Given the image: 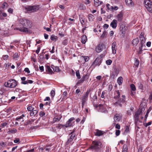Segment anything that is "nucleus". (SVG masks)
<instances>
[{
    "label": "nucleus",
    "instance_id": "338daca9",
    "mask_svg": "<svg viewBox=\"0 0 152 152\" xmlns=\"http://www.w3.org/2000/svg\"><path fill=\"white\" fill-rule=\"evenodd\" d=\"M24 71L28 74L30 73V71L29 70V69L28 68H25Z\"/></svg>",
    "mask_w": 152,
    "mask_h": 152
},
{
    "label": "nucleus",
    "instance_id": "2f4dec72",
    "mask_svg": "<svg viewBox=\"0 0 152 152\" xmlns=\"http://www.w3.org/2000/svg\"><path fill=\"white\" fill-rule=\"evenodd\" d=\"M51 67L53 69L54 72H59L60 71L59 68L58 66H55L53 65H52Z\"/></svg>",
    "mask_w": 152,
    "mask_h": 152
},
{
    "label": "nucleus",
    "instance_id": "72a5a7b5",
    "mask_svg": "<svg viewBox=\"0 0 152 152\" xmlns=\"http://www.w3.org/2000/svg\"><path fill=\"white\" fill-rule=\"evenodd\" d=\"M64 127H66V125H63L61 124H58L56 126V128L59 129H60L62 128H64Z\"/></svg>",
    "mask_w": 152,
    "mask_h": 152
},
{
    "label": "nucleus",
    "instance_id": "e433bc0d",
    "mask_svg": "<svg viewBox=\"0 0 152 152\" xmlns=\"http://www.w3.org/2000/svg\"><path fill=\"white\" fill-rule=\"evenodd\" d=\"M128 148L126 145L124 144L123 146L122 152H127Z\"/></svg>",
    "mask_w": 152,
    "mask_h": 152
},
{
    "label": "nucleus",
    "instance_id": "bf43d9fd",
    "mask_svg": "<svg viewBox=\"0 0 152 152\" xmlns=\"http://www.w3.org/2000/svg\"><path fill=\"white\" fill-rule=\"evenodd\" d=\"M82 57L83 58L85 62L88 61L89 59V58L88 56H82Z\"/></svg>",
    "mask_w": 152,
    "mask_h": 152
},
{
    "label": "nucleus",
    "instance_id": "1a4fd4ad",
    "mask_svg": "<svg viewBox=\"0 0 152 152\" xmlns=\"http://www.w3.org/2000/svg\"><path fill=\"white\" fill-rule=\"evenodd\" d=\"M124 23H121L119 24V30L123 34L125 33L127 27L126 26Z\"/></svg>",
    "mask_w": 152,
    "mask_h": 152
},
{
    "label": "nucleus",
    "instance_id": "79ce46f5",
    "mask_svg": "<svg viewBox=\"0 0 152 152\" xmlns=\"http://www.w3.org/2000/svg\"><path fill=\"white\" fill-rule=\"evenodd\" d=\"M89 78V76L87 75H85L81 79H82L83 82L87 80H88Z\"/></svg>",
    "mask_w": 152,
    "mask_h": 152
},
{
    "label": "nucleus",
    "instance_id": "864d4df0",
    "mask_svg": "<svg viewBox=\"0 0 152 152\" xmlns=\"http://www.w3.org/2000/svg\"><path fill=\"white\" fill-rule=\"evenodd\" d=\"M110 9L112 11L114 10H116L118 9V7L117 6H115L114 7H113V6H111L110 7Z\"/></svg>",
    "mask_w": 152,
    "mask_h": 152
},
{
    "label": "nucleus",
    "instance_id": "c9c22d12",
    "mask_svg": "<svg viewBox=\"0 0 152 152\" xmlns=\"http://www.w3.org/2000/svg\"><path fill=\"white\" fill-rule=\"evenodd\" d=\"M140 43L139 44H142L144 45L145 43V39L144 37H142L140 38Z\"/></svg>",
    "mask_w": 152,
    "mask_h": 152
},
{
    "label": "nucleus",
    "instance_id": "a19ab883",
    "mask_svg": "<svg viewBox=\"0 0 152 152\" xmlns=\"http://www.w3.org/2000/svg\"><path fill=\"white\" fill-rule=\"evenodd\" d=\"M17 132V130L15 128H13L12 129H9L8 132H11L12 133H16Z\"/></svg>",
    "mask_w": 152,
    "mask_h": 152
},
{
    "label": "nucleus",
    "instance_id": "473e14b6",
    "mask_svg": "<svg viewBox=\"0 0 152 152\" xmlns=\"http://www.w3.org/2000/svg\"><path fill=\"white\" fill-rule=\"evenodd\" d=\"M50 39L52 40L56 41L58 39V37L54 35H52L51 36L50 38Z\"/></svg>",
    "mask_w": 152,
    "mask_h": 152
},
{
    "label": "nucleus",
    "instance_id": "6ab92c4d",
    "mask_svg": "<svg viewBox=\"0 0 152 152\" xmlns=\"http://www.w3.org/2000/svg\"><path fill=\"white\" fill-rule=\"evenodd\" d=\"M88 97L85 96L83 95L81 99L82 107L83 108L84 105L88 99Z\"/></svg>",
    "mask_w": 152,
    "mask_h": 152
},
{
    "label": "nucleus",
    "instance_id": "9d476101",
    "mask_svg": "<svg viewBox=\"0 0 152 152\" xmlns=\"http://www.w3.org/2000/svg\"><path fill=\"white\" fill-rule=\"evenodd\" d=\"M142 113V111L140 110H138L135 113V114L134 116L135 124H136L139 120V115Z\"/></svg>",
    "mask_w": 152,
    "mask_h": 152
},
{
    "label": "nucleus",
    "instance_id": "39448f33",
    "mask_svg": "<svg viewBox=\"0 0 152 152\" xmlns=\"http://www.w3.org/2000/svg\"><path fill=\"white\" fill-rule=\"evenodd\" d=\"M102 146V144L99 141H94L92 142L91 148L96 150H99Z\"/></svg>",
    "mask_w": 152,
    "mask_h": 152
},
{
    "label": "nucleus",
    "instance_id": "b1692460",
    "mask_svg": "<svg viewBox=\"0 0 152 152\" xmlns=\"http://www.w3.org/2000/svg\"><path fill=\"white\" fill-rule=\"evenodd\" d=\"M102 1L99 0H94V5L95 7H97L102 3Z\"/></svg>",
    "mask_w": 152,
    "mask_h": 152
},
{
    "label": "nucleus",
    "instance_id": "a878e982",
    "mask_svg": "<svg viewBox=\"0 0 152 152\" xmlns=\"http://www.w3.org/2000/svg\"><path fill=\"white\" fill-rule=\"evenodd\" d=\"M34 119H30L25 122L24 124L25 125H27L29 124H31L34 121Z\"/></svg>",
    "mask_w": 152,
    "mask_h": 152
},
{
    "label": "nucleus",
    "instance_id": "393cba45",
    "mask_svg": "<svg viewBox=\"0 0 152 152\" xmlns=\"http://www.w3.org/2000/svg\"><path fill=\"white\" fill-rule=\"evenodd\" d=\"M114 94L115 96L114 97V98L115 99H117L119 98L120 97V93L119 91L117 90L115 92Z\"/></svg>",
    "mask_w": 152,
    "mask_h": 152
},
{
    "label": "nucleus",
    "instance_id": "603ef678",
    "mask_svg": "<svg viewBox=\"0 0 152 152\" xmlns=\"http://www.w3.org/2000/svg\"><path fill=\"white\" fill-rule=\"evenodd\" d=\"M68 20L71 21L69 23V24H74L75 22V20L74 19H72L71 18H69L68 19Z\"/></svg>",
    "mask_w": 152,
    "mask_h": 152
},
{
    "label": "nucleus",
    "instance_id": "423d86ee",
    "mask_svg": "<svg viewBox=\"0 0 152 152\" xmlns=\"http://www.w3.org/2000/svg\"><path fill=\"white\" fill-rule=\"evenodd\" d=\"M144 5L148 11L152 12V2L150 0H145Z\"/></svg>",
    "mask_w": 152,
    "mask_h": 152
},
{
    "label": "nucleus",
    "instance_id": "680f3d73",
    "mask_svg": "<svg viewBox=\"0 0 152 152\" xmlns=\"http://www.w3.org/2000/svg\"><path fill=\"white\" fill-rule=\"evenodd\" d=\"M70 135H71L70 137L69 138H70L71 139H72L73 140L74 138H75L76 134H71L70 133Z\"/></svg>",
    "mask_w": 152,
    "mask_h": 152
},
{
    "label": "nucleus",
    "instance_id": "774afa93",
    "mask_svg": "<svg viewBox=\"0 0 152 152\" xmlns=\"http://www.w3.org/2000/svg\"><path fill=\"white\" fill-rule=\"evenodd\" d=\"M125 132H128L129 131V127L128 126H126L125 127Z\"/></svg>",
    "mask_w": 152,
    "mask_h": 152
},
{
    "label": "nucleus",
    "instance_id": "9b49d317",
    "mask_svg": "<svg viewBox=\"0 0 152 152\" xmlns=\"http://www.w3.org/2000/svg\"><path fill=\"white\" fill-rule=\"evenodd\" d=\"M122 118V115L121 114H116L114 116V119L115 122L119 121Z\"/></svg>",
    "mask_w": 152,
    "mask_h": 152
},
{
    "label": "nucleus",
    "instance_id": "49530a36",
    "mask_svg": "<svg viewBox=\"0 0 152 152\" xmlns=\"http://www.w3.org/2000/svg\"><path fill=\"white\" fill-rule=\"evenodd\" d=\"M145 107H144V106L142 105L141 104H140V108L138 110H140V111H141L142 112V111H144L145 110Z\"/></svg>",
    "mask_w": 152,
    "mask_h": 152
},
{
    "label": "nucleus",
    "instance_id": "a211bd4d",
    "mask_svg": "<svg viewBox=\"0 0 152 152\" xmlns=\"http://www.w3.org/2000/svg\"><path fill=\"white\" fill-rule=\"evenodd\" d=\"M144 45H142V44H139L138 45L139 48L137 50V52L138 54H140L142 53V47Z\"/></svg>",
    "mask_w": 152,
    "mask_h": 152
},
{
    "label": "nucleus",
    "instance_id": "69168bd1",
    "mask_svg": "<svg viewBox=\"0 0 152 152\" xmlns=\"http://www.w3.org/2000/svg\"><path fill=\"white\" fill-rule=\"evenodd\" d=\"M39 115L41 117H42L45 115V113L41 111L39 113Z\"/></svg>",
    "mask_w": 152,
    "mask_h": 152
},
{
    "label": "nucleus",
    "instance_id": "7ed1b4c3",
    "mask_svg": "<svg viewBox=\"0 0 152 152\" xmlns=\"http://www.w3.org/2000/svg\"><path fill=\"white\" fill-rule=\"evenodd\" d=\"M4 85L6 87L14 88L17 86V83L15 80L12 79L8 80L7 82H5Z\"/></svg>",
    "mask_w": 152,
    "mask_h": 152
},
{
    "label": "nucleus",
    "instance_id": "37998d69",
    "mask_svg": "<svg viewBox=\"0 0 152 152\" xmlns=\"http://www.w3.org/2000/svg\"><path fill=\"white\" fill-rule=\"evenodd\" d=\"M139 61L138 59L135 58V61L134 65L136 67H138L139 64Z\"/></svg>",
    "mask_w": 152,
    "mask_h": 152
},
{
    "label": "nucleus",
    "instance_id": "0e129e2a",
    "mask_svg": "<svg viewBox=\"0 0 152 152\" xmlns=\"http://www.w3.org/2000/svg\"><path fill=\"white\" fill-rule=\"evenodd\" d=\"M8 56L7 55H4L3 56V58L4 60H7L8 58Z\"/></svg>",
    "mask_w": 152,
    "mask_h": 152
},
{
    "label": "nucleus",
    "instance_id": "4c0bfd02",
    "mask_svg": "<svg viewBox=\"0 0 152 152\" xmlns=\"http://www.w3.org/2000/svg\"><path fill=\"white\" fill-rule=\"evenodd\" d=\"M27 109L28 111L31 112L34 110V109L31 105H30L28 106V107H27Z\"/></svg>",
    "mask_w": 152,
    "mask_h": 152
},
{
    "label": "nucleus",
    "instance_id": "f03ea898",
    "mask_svg": "<svg viewBox=\"0 0 152 152\" xmlns=\"http://www.w3.org/2000/svg\"><path fill=\"white\" fill-rule=\"evenodd\" d=\"M39 8V6L38 5L27 6L25 8V10L28 12H34L38 10Z\"/></svg>",
    "mask_w": 152,
    "mask_h": 152
},
{
    "label": "nucleus",
    "instance_id": "ddd939ff",
    "mask_svg": "<svg viewBox=\"0 0 152 152\" xmlns=\"http://www.w3.org/2000/svg\"><path fill=\"white\" fill-rule=\"evenodd\" d=\"M118 73L119 72L117 69H115L111 74L110 75V77L114 79L117 76Z\"/></svg>",
    "mask_w": 152,
    "mask_h": 152
},
{
    "label": "nucleus",
    "instance_id": "09e8293b",
    "mask_svg": "<svg viewBox=\"0 0 152 152\" xmlns=\"http://www.w3.org/2000/svg\"><path fill=\"white\" fill-rule=\"evenodd\" d=\"M106 53V52H104V53L103 54H102L101 55H100L98 57V58H99V59L103 58L104 56Z\"/></svg>",
    "mask_w": 152,
    "mask_h": 152
},
{
    "label": "nucleus",
    "instance_id": "5701e85b",
    "mask_svg": "<svg viewBox=\"0 0 152 152\" xmlns=\"http://www.w3.org/2000/svg\"><path fill=\"white\" fill-rule=\"evenodd\" d=\"M117 19L118 21H121L123 19V14L122 13L118 14L117 16Z\"/></svg>",
    "mask_w": 152,
    "mask_h": 152
},
{
    "label": "nucleus",
    "instance_id": "ea45409f",
    "mask_svg": "<svg viewBox=\"0 0 152 152\" xmlns=\"http://www.w3.org/2000/svg\"><path fill=\"white\" fill-rule=\"evenodd\" d=\"M8 7V5L6 2H4L1 5V8L3 9H6Z\"/></svg>",
    "mask_w": 152,
    "mask_h": 152
},
{
    "label": "nucleus",
    "instance_id": "4468645a",
    "mask_svg": "<svg viewBox=\"0 0 152 152\" xmlns=\"http://www.w3.org/2000/svg\"><path fill=\"white\" fill-rule=\"evenodd\" d=\"M99 111L100 112L105 113H106L108 112L105 107L102 104L99 105Z\"/></svg>",
    "mask_w": 152,
    "mask_h": 152
},
{
    "label": "nucleus",
    "instance_id": "0eeeda50",
    "mask_svg": "<svg viewBox=\"0 0 152 152\" xmlns=\"http://www.w3.org/2000/svg\"><path fill=\"white\" fill-rule=\"evenodd\" d=\"M75 120V118L74 117L70 118L66 122V127L67 128L69 127L73 126L75 124V121H72Z\"/></svg>",
    "mask_w": 152,
    "mask_h": 152
},
{
    "label": "nucleus",
    "instance_id": "20e7f679",
    "mask_svg": "<svg viewBox=\"0 0 152 152\" xmlns=\"http://www.w3.org/2000/svg\"><path fill=\"white\" fill-rule=\"evenodd\" d=\"M122 98H120L118 99V100L113 103V105L116 106H119L121 107H122V104H124L126 102V96L123 95L122 96Z\"/></svg>",
    "mask_w": 152,
    "mask_h": 152
},
{
    "label": "nucleus",
    "instance_id": "f257e3e1",
    "mask_svg": "<svg viewBox=\"0 0 152 152\" xmlns=\"http://www.w3.org/2000/svg\"><path fill=\"white\" fill-rule=\"evenodd\" d=\"M19 21L21 25L20 26L22 25L23 27L17 28V29L22 32L29 33L30 30L28 28H31L32 27L31 21L24 18L20 19Z\"/></svg>",
    "mask_w": 152,
    "mask_h": 152
},
{
    "label": "nucleus",
    "instance_id": "4d7b16f0",
    "mask_svg": "<svg viewBox=\"0 0 152 152\" xmlns=\"http://www.w3.org/2000/svg\"><path fill=\"white\" fill-rule=\"evenodd\" d=\"M50 94L51 95V96L52 97H53L55 96V91L53 90H52L50 92Z\"/></svg>",
    "mask_w": 152,
    "mask_h": 152
},
{
    "label": "nucleus",
    "instance_id": "052dcab7",
    "mask_svg": "<svg viewBox=\"0 0 152 152\" xmlns=\"http://www.w3.org/2000/svg\"><path fill=\"white\" fill-rule=\"evenodd\" d=\"M121 132L119 130H116L115 131V135L117 136H119L120 133Z\"/></svg>",
    "mask_w": 152,
    "mask_h": 152
},
{
    "label": "nucleus",
    "instance_id": "a18cd8bd",
    "mask_svg": "<svg viewBox=\"0 0 152 152\" xmlns=\"http://www.w3.org/2000/svg\"><path fill=\"white\" fill-rule=\"evenodd\" d=\"M130 87L133 91H135L136 90L135 86L133 84L130 85Z\"/></svg>",
    "mask_w": 152,
    "mask_h": 152
},
{
    "label": "nucleus",
    "instance_id": "c756f323",
    "mask_svg": "<svg viewBox=\"0 0 152 152\" xmlns=\"http://www.w3.org/2000/svg\"><path fill=\"white\" fill-rule=\"evenodd\" d=\"M89 21L92 22L94 20L95 18L94 16L92 14H89L88 16Z\"/></svg>",
    "mask_w": 152,
    "mask_h": 152
},
{
    "label": "nucleus",
    "instance_id": "aec40b11",
    "mask_svg": "<svg viewBox=\"0 0 152 152\" xmlns=\"http://www.w3.org/2000/svg\"><path fill=\"white\" fill-rule=\"evenodd\" d=\"M139 39L138 37L134 39L132 42V44L134 46H136L139 42Z\"/></svg>",
    "mask_w": 152,
    "mask_h": 152
},
{
    "label": "nucleus",
    "instance_id": "6e6d98bb",
    "mask_svg": "<svg viewBox=\"0 0 152 152\" xmlns=\"http://www.w3.org/2000/svg\"><path fill=\"white\" fill-rule=\"evenodd\" d=\"M18 57V53H15L13 56V58L15 59H16Z\"/></svg>",
    "mask_w": 152,
    "mask_h": 152
},
{
    "label": "nucleus",
    "instance_id": "4be33fe9",
    "mask_svg": "<svg viewBox=\"0 0 152 152\" xmlns=\"http://www.w3.org/2000/svg\"><path fill=\"white\" fill-rule=\"evenodd\" d=\"M101 63L100 60L99 58H96L94 61L93 64L95 65V66H99Z\"/></svg>",
    "mask_w": 152,
    "mask_h": 152
},
{
    "label": "nucleus",
    "instance_id": "c85d7f7f",
    "mask_svg": "<svg viewBox=\"0 0 152 152\" xmlns=\"http://www.w3.org/2000/svg\"><path fill=\"white\" fill-rule=\"evenodd\" d=\"M81 39L82 43L85 44L87 40L86 36V35H83L82 36Z\"/></svg>",
    "mask_w": 152,
    "mask_h": 152
},
{
    "label": "nucleus",
    "instance_id": "dca6fc26",
    "mask_svg": "<svg viewBox=\"0 0 152 152\" xmlns=\"http://www.w3.org/2000/svg\"><path fill=\"white\" fill-rule=\"evenodd\" d=\"M94 133L95 136H99L103 134L104 132L98 129H96L94 130Z\"/></svg>",
    "mask_w": 152,
    "mask_h": 152
},
{
    "label": "nucleus",
    "instance_id": "6e6552de",
    "mask_svg": "<svg viewBox=\"0 0 152 152\" xmlns=\"http://www.w3.org/2000/svg\"><path fill=\"white\" fill-rule=\"evenodd\" d=\"M105 48L104 44L103 43H100L96 48L95 50L96 52L99 53L102 51Z\"/></svg>",
    "mask_w": 152,
    "mask_h": 152
},
{
    "label": "nucleus",
    "instance_id": "f3484780",
    "mask_svg": "<svg viewBox=\"0 0 152 152\" xmlns=\"http://www.w3.org/2000/svg\"><path fill=\"white\" fill-rule=\"evenodd\" d=\"M117 20H113L110 24V26L113 29H115L117 26Z\"/></svg>",
    "mask_w": 152,
    "mask_h": 152
},
{
    "label": "nucleus",
    "instance_id": "cd10ccee",
    "mask_svg": "<svg viewBox=\"0 0 152 152\" xmlns=\"http://www.w3.org/2000/svg\"><path fill=\"white\" fill-rule=\"evenodd\" d=\"M38 113V110H33L30 113V115L31 116H35Z\"/></svg>",
    "mask_w": 152,
    "mask_h": 152
},
{
    "label": "nucleus",
    "instance_id": "58836bf2",
    "mask_svg": "<svg viewBox=\"0 0 152 152\" xmlns=\"http://www.w3.org/2000/svg\"><path fill=\"white\" fill-rule=\"evenodd\" d=\"M138 88L141 90H144V87L142 84L141 83H138Z\"/></svg>",
    "mask_w": 152,
    "mask_h": 152
},
{
    "label": "nucleus",
    "instance_id": "5fc2aeb1",
    "mask_svg": "<svg viewBox=\"0 0 152 152\" xmlns=\"http://www.w3.org/2000/svg\"><path fill=\"white\" fill-rule=\"evenodd\" d=\"M152 124V121H150L147 123L144 124L143 125L145 127H147L148 126Z\"/></svg>",
    "mask_w": 152,
    "mask_h": 152
},
{
    "label": "nucleus",
    "instance_id": "3c124183",
    "mask_svg": "<svg viewBox=\"0 0 152 152\" xmlns=\"http://www.w3.org/2000/svg\"><path fill=\"white\" fill-rule=\"evenodd\" d=\"M76 76L78 79L80 78L81 77L79 73V70H77L76 72Z\"/></svg>",
    "mask_w": 152,
    "mask_h": 152
},
{
    "label": "nucleus",
    "instance_id": "c03bdc74",
    "mask_svg": "<svg viewBox=\"0 0 152 152\" xmlns=\"http://www.w3.org/2000/svg\"><path fill=\"white\" fill-rule=\"evenodd\" d=\"M91 90V89L90 88L88 89L87 90V91H86V94H85L83 95L85 96H86L88 97V94H89V93H90V92Z\"/></svg>",
    "mask_w": 152,
    "mask_h": 152
},
{
    "label": "nucleus",
    "instance_id": "bb28decb",
    "mask_svg": "<svg viewBox=\"0 0 152 152\" xmlns=\"http://www.w3.org/2000/svg\"><path fill=\"white\" fill-rule=\"evenodd\" d=\"M123 79L122 77L120 76L119 77L117 80L118 84L120 86L123 83Z\"/></svg>",
    "mask_w": 152,
    "mask_h": 152
},
{
    "label": "nucleus",
    "instance_id": "8fccbe9b",
    "mask_svg": "<svg viewBox=\"0 0 152 152\" xmlns=\"http://www.w3.org/2000/svg\"><path fill=\"white\" fill-rule=\"evenodd\" d=\"M106 64L107 65H111L112 63V61L110 59L107 60L106 61Z\"/></svg>",
    "mask_w": 152,
    "mask_h": 152
},
{
    "label": "nucleus",
    "instance_id": "2eb2a0df",
    "mask_svg": "<svg viewBox=\"0 0 152 152\" xmlns=\"http://www.w3.org/2000/svg\"><path fill=\"white\" fill-rule=\"evenodd\" d=\"M116 45V43L115 42H113L112 44V53L114 54H115L116 53L117 49Z\"/></svg>",
    "mask_w": 152,
    "mask_h": 152
},
{
    "label": "nucleus",
    "instance_id": "e2e57ef3",
    "mask_svg": "<svg viewBox=\"0 0 152 152\" xmlns=\"http://www.w3.org/2000/svg\"><path fill=\"white\" fill-rule=\"evenodd\" d=\"M143 148L141 146H139V148L138 149V152H142Z\"/></svg>",
    "mask_w": 152,
    "mask_h": 152
},
{
    "label": "nucleus",
    "instance_id": "de8ad7c7",
    "mask_svg": "<svg viewBox=\"0 0 152 152\" xmlns=\"http://www.w3.org/2000/svg\"><path fill=\"white\" fill-rule=\"evenodd\" d=\"M25 117V115L24 114H22L21 116L18 117L16 118V121H19V120L22 119L23 118V117Z\"/></svg>",
    "mask_w": 152,
    "mask_h": 152
},
{
    "label": "nucleus",
    "instance_id": "412c9836",
    "mask_svg": "<svg viewBox=\"0 0 152 152\" xmlns=\"http://www.w3.org/2000/svg\"><path fill=\"white\" fill-rule=\"evenodd\" d=\"M46 71L49 74L52 75L54 73L53 72L51 69L50 66H46Z\"/></svg>",
    "mask_w": 152,
    "mask_h": 152
},
{
    "label": "nucleus",
    "instance_id": "13d9d810",
    "mask_svg": "<svg viewBox=\"0 0 152 152\" xmlns=\"http://www.w3.org/2000/svg\"><path fill=\"white\" fill-rule=\"evenodd\" d=\"M73 140L72 139H71L70 138H69L66 142V145H68L70 143L72 142Z\"/></svg>",
    "mask_w": 152,
    "mask_h": 152
},
{
    "label": "nucleus",
    "instance_id": "7c9ffc66",
    "mask_svg": "<svg viewBox=\"0 0 152 152\" xmlns=\"http://www.w3.org/2000/svg\"><path fill=\"white\" fill-rule=\"evenodd\" d=\"M125 2L126 4L130 6H132L133 5V2L132 0H125Z\"/></svg>",
    "mask_w": 152,
    "mask_h": 152
},
{
    "label": "nucleus",
    "instance_id": "f704fd0d",
    "mask_svg": "<svg viewBox=\"0 0 152 152\" xmlns=\"http://www.w3.org/2000/svg\"><path fill=\"white\" fill-rule=\"evenodd\" d=\"M134 108L133 107H131L130 109L128 110L127 111V114L129 115H131L132 113L133 112Z\"/></svg>",
    "mask_w": 152,
    "mask_h": 152
},
{
    "label": "nucleus",
    "instance_id": "f8f14e48",
    "mask_svg": "<svg viewBox=\"0 0 152 152\" xmlns=\"http://www.w3.org/2000/svg\"><path fill=\"white\" fill-rule=\"evenodd\" d=\"M79 20L82 26H83L86 24L87 20L86 19L83 15H80L79 16Z\"/></svg>",
    "mask_w": 152,
    "mask_h": 152
}]
</instances>
